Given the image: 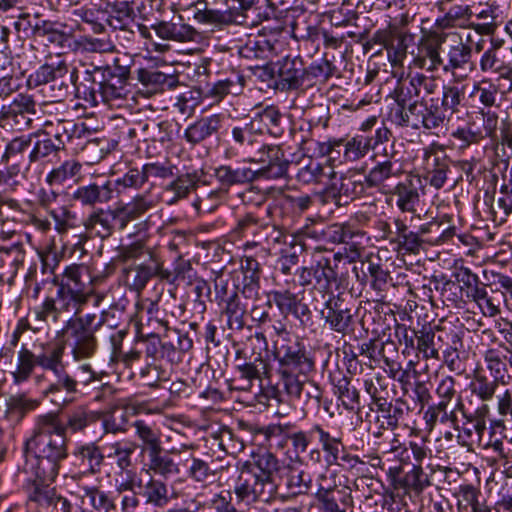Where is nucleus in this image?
I'll return each mask as SVG.
<instances>
[{"label": "nucleus", "mask_w": 512, "mask_h": 512, "mask_svg": "<svg viewBox=\"0 0 512 512\" xmlns=\"http://www.w3.org/2000/svg\"><path fill=\"white\" fill-rule=\"evenodd\" d=\"M81 74L74 68L70 79L75 86L76 96L90 107L104 103L109 107H120L130 94V68L120 64L118 57L112 64H102L100 61L80 63Z\"/></svg>", "instance_id": "nucleus-1"}, {"label": "nucleus", "mask_w": 512, "mask_h": 512, "mask_svg": "<svg viewBox=\"0 0 512 512\" xmlns=\"http://www.w3.org/2000/svg\"><path fill=\"white\" fill-rule=\"evenodd\" d=\"M86 305H81L77 312L72 311H46L35 316L36 321L47 324H57L63 315L68 318L61 329L56 331L55 339L59 345L70 349V355L75 362H82L92 358L98 349L95 323L98 318L95 313L82 314Z\"/></svg>", "instance_id": "nucleus-2"}, {"label": "nucleus", "mask_w": 512, "mask_h": 512, "mask_svg": "<svg viewBox=\"0 0 512 512\" xmlns=\"http://www.w3.org/2000/svg\"><path fill=\"white\" fill-rule=\"evenodd\" d=\"M91 267L85 264L67 266L61 276H54L52 283L56 287L53 296H47L43 302L34 308L37 315L46 311L79 310L81 305H87L94 295L91 287Z\"/></svg>", "instance_id": "nucleus-3"}, {"label": "nucleus", "mask_w": 512, "mask_h": 512, "mask_svg": "<svg viewBox=\"0 0 512 512\" xmlns=\"http://www.w3.org/2000/svg\"><path fill=\"white\" fill-rule=\"evenodd\" d=\"M389 96L396 103L388 114L392 124L406 130H425L429 99H419L420 93L415 74L400 78Z\"/></svg>", "instance_id": "nucleus-4"}, {"label": "nucleus", "mask_w": 512, "mask_h": 512, "mask_svg": "<svg viewBox=\"0 0 512 512\" xmlns=\"http://www.w3.org/2000/svg\"><path fill=\"white\" fill-rule=\"evenodd\" d=\"M259 435H262L266 441L261 446H268V448H284L291 444L294 448L321 445L322 448L327 449L343 445L340 434H331L320 425L313 426L307 432L297 433H290L279 425H271L260 431Z\"/></svg>", "instance_id": "nucleus-5"}, {"label": "nucleus", "mask_w": 512, "mask_h": 512, "mask_svg": "<svg viewBox=\"0 0 512 512\" xmlns=\"http://www.w3.org/2000/svg\"><path fill=\"white\" fill-rule=\"evenodd\" d=\"M499 116L491 110H479L469 115L450 134L453 144L459 151H465L473 145H479L487 138L496 136Z\"/></svg>", "instance_id": "nucleus-6"}, {"label": "nucleus", "mask_w": 512, "mask_h": 512, "mask_svg": "<svg viewBox=\"0 0 512 512\" xmlns=\"http://www.w3.org/2000/svg\"><path fill=\"white\" fill-rule=\"evenodd\" d=\"M65 347L59 345L53 360L46 363V371L52 372L54 380L42 391V395L59 410L64 409L74 401V395L79 392L78 381L68 373L63 361Z\"/></svg>", "instance_id": "nucleus-7"}, {"label": "nucleus", "mask_w": 512, "mask_h": 512, "mask_svg": "<svg viewBox=\"0 0 512 512\" xmlns=\"http://www.w3.org/2000/svg\"><path fill=\"white\" fill-rule=\"evenodd\" d=\"M463 100V89L452 84L443 85L441 99L438 97L429 98L425 130L432 131L442 127L447 120L446 112L451 115L458 113Z\"/></svg>", "instance_id": "nucleus-8"}, {"label": "nucleus", "mask_w": 512, "mask_h": 512, "mask_svg": "<svg viewBox=\"0 0 512 512\" xmlns=\"http://www.w3.org/2000/svg\"><path fill=\"white\" fill-rule=\"evenodd\" d=\"M233 492L238 504L250 505L257 501H268L275 492L273 481L260 477L257 471L242 467L235 480Z\"/></svg>", "instance_id": "nucleus-9"}, {"label": "nucleus", "mask_w": 512, "mask_h": 512, "mask_svg": "<svg viewBox=\"0 0 512 512\" xmlns=\"http://www.w3.org/2000/svg\"><path fill=\"white\" fill-rule=\"evenodd\" d=\"M23 469L35 476L37 482L53 481L59 463L67 457L66 450H22Z\"/></svg>", "instance_id": "nucleus-10"}, {"label": "nucleus", "mask_w": 512, "mask_h": 512, "mask_svg": "<svg viewBox=\"0 0 512 512\" xmlns=\"http://www.w3.org/2000/svg\"><path fill=\"white\" fill-rule=\"evenodd\" d=\"M153 277H158L168 283L176 281V276L164 268L162 259L154 251L148 252V261L126 269V284L130 290L138 294L145 289Z\"/></svg>", "instance_id": "nucleus-11"}, {"label": "nucleus", "mask_w": 512, "mask_h": 512, "mask_svg": "<svg viewBox=\"0 0 512 512\" xmlns=\"http://www.w3.org/2000/svg\"><path fill=\"white\" fill-rule=\"evenodd\" d=\"M36 114L37 103L34 96L19 93L11 102L1 107L0 121L17 131H26L32 128Z\"/></svg>", "instance_id": "nucleus-12"}, {"label": "nucleus", "mask_w": 512, "mask_h": 512, "mask_svg": "<svg viewBox=\"0 0 512 512\" xmlns=\"http://www.w3.org/2000/svg\"><path fill=\"white\" fill-rule=\"evenodd\" d=\"M449 35L446 32L430 31L422 36L417 53L413 56V66L429 73H434L440 68L443 70L444 58L441 56V49Z\"/></svg>", "instance_id": "nucleus-13"}, {"label": "nucleus", "mask_w": 512, "mask_h": 512, "mask_svg": "<svg viewBox=\"0 0 512 512\" xmlns=\"http://www.w3.org/2000/svg\"><path fill=\"white\" fill-rule=\"evenodd\" d=\"M68 441L63 436L62 423L58 413L49 412L39 415L33 435L27 439L26 448L30 446L43 448H66Z\"/></svg>", "instance_id": "nucleus-14"}, {"label": "nucleus", "mask_w": 512, "mask_h": 512, "mask_svg": "<svg viewBox=\"0 0 512 512\" xmlns=\"http://www.w3.org/2000/svg\"><path fill=\"white\" fill-rule=\"evenodd\" d=\"M84 234L79 235L78 244L86 242L90 238H109L118 229L124 230L117 208H99L88 214L83 220Z\"/></svg>", "instance_id": "nucleus-15"}, {"label": "nucleus", "mask_w": 512, "mask_h": 512, "mask_svg": "<svg viewBox=\"0 0 512 512\" xmlns=\"http://www.w3.org/2000/svg\"><path fill=\"white\" fill-rule=\"evenodd\" d=\"M423 163L426 179L435 189H441L447 182L451 158L446 153L445 145L433 141L423 148Z\"/></svg>", "instance_id": "nucleus-16"}, {"label": "nucleus", "mask_w": 512, "mask_h": 512, "mask_svg": "<svg viewBox=\"0 0 512 512\" xmlns=\"http://www.w3.org/2000/svg\"><path fill=\"white\" fill-rule=\"evenodd\" d=\"M40 348L41 351L35 354L25 344L21 346L17 355L16 369L12 372L15 383L19 384L27 381L36 366L46 371V363H50L53 360L59 349V343H42Z\"/></svg>", "instance_id": "nucleus-17"}, {"label": "nucleus", "mask_w": 512, "mask_h": 512, "mask_svg": "<svg viewBox=\"0 0 512 512\" xmlns=\"http://www.w3.org/2000/svg\"><path fill=\"white\" fill-rule=\"evenodd\" d=\"M449 37L455 38L453 43L449 44L444 51L445 59L443 72L451 74L456 82L462 81L467 77V74H459L461 71L469 70L471 72L474 69L472 62L473 50L472 47L467 43L463 42V39L458 33H449Z\"/></svg>", "instance_id": "nucleus-18"}, {"label": "nucleus", "mask_w": 512, "mask_h": 512, "mask_svg": "<svg viewBox=\"0 0 512 512\" xmlns=\"http://www.w3.org/2000/svg\"><path fill=\"white\" fill-rule=\"evenodd\" d=\"M278 371H288L308 376L315 369L311 353L298 341L282 345L276 353Z\"/></svg>", "instance_id": "nucleus-19"}, {"label": "nucleus", "mask_w": 512, "mask_h": 512, "mask_svg": "<svg viewBox=\"0 0 512 512\" xmlns=\"http://www.w3.org/2000/svg\"><path fill=\"white\" fill-rule=\"evenodd\" d=\"M244 162L260 164L258 177L266 175L269 178H281L287 174L290 166L283 150L278 145L263 144L251 158H244Z\"/></svg>", "instance_id": "nucleus-20"}, {"label": "nucleus", "mask_w": 512, "mask_h": 512, "mask_svg": "<svg viewBox=\"0 0 512 512\" xmlns=\"http://www.w3.org/2000/svg\"><path fill=\"white\" fill-rule=\"evenodd\" d=\"M375 43L383 45L387 50L388 59L393 67L402 65L407 55L409 41L413 35L399 30L396 25L377 30L373 37Z\"/></svg>", "instance_id": "nucleus-21"}, {"label": "nucleus", "mask_w": 512, "mask_h": 512, "mask_svg": "<svg viewBox=\"0 0 512 512\" xmlns=\"http://www.w3.org/2000/svg\"><path fill=\"white\" fill-rule=\"evenodd\" d=\"M265 71L266 74L277 75L276 85L282 90H297L306 87L305 65L300 57H286Z\"/></svg>", "instance_id": "nucleus-22"}, {"label": "nucleus", "mask_w": 512, "mask_h": 512, "mask_svg": "<svg viewBox=\"0 0 512 512\" xmlns=\"http://www.w3.org/2000/svg\"><path fill=\"white\" fill-rule=\"evenodd\" d=\"M322 318L329 328L337 333L345 335L352 326L353 314L341 294L329 293L321 310Z\"/></svg>", "instance_id": "nucleus-23"}, {"label": "nucleus", "mask_w": 512, "mask_h": 512, "mask_svg": "<svg viewBox=\"0 0 512 512\" xmlns=\"http://www.w3.org/2000/svg\"><path fill=\"white\" fill-rule=\"evenodd\" d=\"M412 453L417 463H420L426 455L425 450H412ZM402 471L403 469L401 466H393L389 468V475L393 477V487L402 489L404 493L414 491L419 494L430 484L419 464H413L412 470L407 472L404 477H400Z\"/></svg>", "instance_id": "nucleus-24"}, {"label": "nucleus", "mask_w": 512, "mask_h": 512, "mask_svg": "<svg viewBox=\"0 0 512 512\" xmlns=\"http://www.w3.org/2000/svg\"><path fill=\"white\" fill-rule=\"evenodd\" d=\"M49 126H53V122L45 121L41 129L29 133V135H32V141L27 155L28 164L25 170H28L35 163L52 162L53 158H57L61 152L52 142Z\"/></svg>", "instance_id": "nucleus-25"}, {"label": "nucleus", "mask_w": 512, "mask_h": 512, "mask_svg": "<svg viewBox=\"0 0 512 512\" xmlns=\"http://www.w3.org/2000/svg\"><path fill=\"white\" fill-rule=\"evenodd\" d=\"M444 14L435 21V26L446 30L451 28L472 30V6L467 4H451V0H441L437 3Z\"/></svg>", "instance_id": "nucleus-26"}, {"label": "nucleus", "mask_w": 512, "mask_h": 512, "mask_svg": "<svg viewBox=\"0 0 512 512\" xmlns=\"http://www.w3.org/2000/svg\"><path fill=\"white\" fill-rule=\"evenodd\" d=\"M187 11L197 22L219 28L241 22L240 16L232 11L213 9L210 0H196L187 8Z\"/></svg>", "instance_id": "nucleus-27"}, {"label": "nucleus", "mask_w": 512, "mask_h": 512, "mask_svg": "<svg viewBox=\"0 0 512 512\" xmlns=\"http://www.w3.org/2000/svg\"><path fill=\"white\" fill-rule=\"evenodd\" d=\"M32 135L21 134L9 140L5 138L3 151L0 154V166H11L16 171L21 173L25 163V156L28 155Z\"/></svg>", "instance_id": "nucleus-28"}, {"label": "nucleus", "mask_w": 512, "mask_h": 512, "mask_svg": "<svg viewBox=\"0 0 512 512\" xmlns=\"http://www.w3.org/2000/svg\"><path fill=\"white\" fill-rule=\"evenodd\" d=\"M213 176L220 188L227 191L232 186L255 181L258 179V171L244 164H223L214 168Z\"/></svg>", "instance_id": "nucleus-29"}, {"label": "nucleus", "mask_w": 512, "mask_h": 512, "mask_svg": "<svg viewBox=\"0 0 512 512\" xmlns=\"http://www.w3.org/2000/svg\"><path fill=\"white\" fill-rule=\"evenodd\" d=\"M387 203L395 204L402 213H415L420 195L412 179L399 181L394 187L384 190Z\"/></svg>", "instance_id": "nucleus-30"}, {"label": "nucleus", "mask_w": 512, "mask_h": 512, "mask_svg": "<svg viewBox=\"0 0 512 512\" xmlns=\"http://www.w3.org/2000/svg\"><path fill=\"white\" fill-rule=\"evenodd\" d=\"M226 120L227 117L221 113L201 117L185 129L184 138L192 145L199 144L218 133Z\"/></svg>", "instance_id": "nucleus-31"}, {"label": "nucleus", "mask_w": 512, "mask_h": 512, "mask_svg": "<svg viewBox=\"0 0 512 512\" xmlns=\"http://www.w3.org/2000/svg\"><path fill=\"white\" fill-rule=\"evenodd\" d=\"M245 78L238 73H231L226 78L210 82L206 85L204 98L211 100L212 104H219L227 96H238L243 93Z\"/></svg>", "instance_id": "nucleus-32"}, {"label": "nucleus", "mask_w": 512, "mask_h": 512, "mask_svg": "<svg viewBox=\"0 0 512 512\" xmlns=\"http://www.w3.org/2000/svg\"><path fill=\"white\" fill-rule=\"evenodd\" d=\"M200 179L201 174L196 170L178 175L163 187L165 202L168 205H175L179 201L187 199L198 188Z\"/></svg>", "instance_id": "nucleus-33"}, {"label": "nucleus", "mask_w": 512, "mask_h": 512, "mask_svg": "<svg viewBox=\"0 0 512 512\" xmlns=\"http://www.w3.org/2000/svg\"><path fill=\"white\" fill-rule=\"evenodd\" d=\"M374 166L364 176L368 188H379L384 190L391 188L387 182L392 179H398L403 174L401 161H374Z\"/></svg>", "instance_id": "nucleus-34"}, {"label": "nucleus", "mask_w": 512, "mask_h": 512, "mask_svg": "<svg viewBox=\"0 0 512 512\" xmlns=\"http://www.w3.org/2000/svg\"><path fill=\"white\" fill-rule=\"evenodd\" d=\"M364 233L356 230L352 227V225L347 223H335L332 225L325 226V242L340 244L344 243L350 245V254L348 257L350 261H354L357 258L361 257L362 248L357 246L355 242H353L354 238H362Z\"/></svg>", "instance_id": "nucleus-35"}, {"label": "nucleus", "mask_w": 512, "mask_h": 512, "mask_svg": "<svg viewBox=\"0 0 512 512\" xmlns=\"http://www.w3.org/2000/svg\"><path fill=\"white\" fill-rule=\"evenodd\" d=\"M114 197L112 181H105L103 184L90 183L79 186L72 194V198L83 206L93 207L106 204Z\"/></svg>", "instance_id": "nucleus-36"}, {"label": "nucleus", "mask_w": 512, "mask_h": 512, "mask_svg": "<svg viewBox=\"0 0 512 512\" xmlns=\"http://www.w3.org/2000/svg\"><path fill=\"white\" fill-rule=\"evenodd\" d=\"M458 413L467 417L463 400L458 399L453 407L443 406L442 404H432L428 406L424 413L426 427L429 430H433L437 424L455 427L458 424Z\"/></svg>", "instance_id": "nucleus-37"}, {"label": "nucleus", "mask_w": 512, "mask_h": 512, "mask_svg": "<svg viewBox=\"0 0 512 512\" xmlns=\"http://www.w3.org/2000/svg\"><path fill=\"white\" fill-rule=\"evenodd\" d=\"M282 114L275 106H267L263 110L256 112L250 118L249 125L253 127L259 138L264 134L273 137H279L283 134Z\"/></svg>", "instance_id": "nucleus-38"}, {"label": "nucleus", "mask_w": 512, "mask_h": 512, "mask_svg": "<svg viewBox=\"0 0 512 512\" xmlns=\"http://www.w3.org/2000/svg\"><path fill=\"white\" fill-rule=\"evenodd\" d=\"M82 168L83 165L79 161L67 159L47 173L45 182L50 187L77 184L82 179Z\"/></svg>", "instance_id": "nucleus-39"}, {"label": "nucleus", "mask_w": 512, "mask_h": 512, "mask_svg": "<svg viewBox=\"0 0 512 512\" xmlns=\"http://www.w3.org/2000/svg\"><path fill=\"white\" fill-rule=\"evenodd\" d=\"M342 258L341 253H335L333 258L319 254L314 256L311 265L312 275L316 285L322 291H328L333 282L337 280L336 264L333 266L332 262L340 261Z\"/></svg>", "instance_id": "nucleus-40"}, {"label": "nucleus", "mask_w": 512, "mask_h": 512, "mask_svg": "<svg viewBox=\"0 0 512 512\" xmlns=\"http://www.w3.org/2000/svg\"><path fill=\"white\" fill-rule=\"evenodd\" d=\"M231 139L234 145L245 155L244 158H251V155H254L263 145L248 121L231 126Z\"/></svg>", "instance_id": "nucleus-41"}, {"label": "nucleus", "mask_w": 512, "mask_h": 512, "mask_svg": "<svg viewBox=\"0 0 512 512\" xmlns=\"http://www.w3.org/2000/svg\"><path fill=\"white\" fill-rule=\"evenodd\" d=\"M148 479H139L137 488L139 494L145 498L146 504L154 507L163 508L166 506L172 496L169 494L167 484L160 479L151 477L147 472Z\"/></svg>", "instance_id": "nucleus-42"}, {"label": "nucleus", "mask_w": 512, "mask_h": 512, "mask_svg": "<svg viewBox=\"0 0 512 512\" xmlns=\"http://www.w3.org/2000/svg\"><path fill=\"white\" fill-rule=\"evenodd\" d=\"M66 27L67 25L62 22L39 20L31 29L34 38H44L48 43L64 48L71 37V34L64 30Z\"/></svg>", "instance_id": "nucleus-43"}, {"label": "nucleus", "mask_w": 512, "mask_h": 512, "mask_svg": "<svg viewBox=\"0 0 512 512\" xmlns=\"http://www.w3.org/2000/svg\"><path fill=\"white\" fill-rule=\"evenodd\" d=\"M152 29L161 39L178 42L191 41L197 33L192 26L182 22L181 16L178 17V22L161 21L152 25Z\"/></svg>", "instance_id": "nucleus-44"}, {"label": "nucleus", "mask_w": 512, "mask_h": 512, "mask_svg": "<svg viewBox=\"0 0 512 512\" xmlns=\"http://www.w3.org/2000/svg\"><path fill=\"white\" fill-rule=\"evenodd\" d=\"M137 78L151 92H162L166 89H173L178 85V77L176 75L166 74L154 68L138 69Z\"/></svg>", "instance_id": "nucleus-45"}, {"label": "nucleus", "mask_w": 512, "mask_h": 512, "mask_svg": "<svg viewBox=\"0 0 512 512\" xmlns=\"http://www.w3.org/2000/svg\"><path fill=\"white\" fill-rule=\"evenodd\" d=\"M155 207V201L149 194H138L124 205L116 207L121 218L124 229L128 224Z\"/></svg>", "instance_id": "nucleus-46"}, {"label": "nucleus", "mask_w": 512, "mask_h": 512, "mask_svg": "<svg viewBox=\"0 0 512 512\" xmlns=\"http://www.w3.org/2000/svg\"><path fill=\"white\" fill-rule=\"evenodd\" d=\"M243 467L257 471L260 477L266 476L267 481H272V475L279 469V462L270 450H252L251 459Z\"/></svg>", "instance_id": "nucleus-47"}, {"label": "nucleus", "mask_w": 512, "mask_h": 512, "mask_svg": "<svg viewBox=\"0 0 512 512\" xmlns=\"http://www.w3.org/2000/svg\"><path fill=\"white\" fill-rule=\"evenodd\" d=\"M497 8L485 4L481 9L472 6V30L481 36H492L497 30Z\"/></svg>", "instance_id": "nucleus-48"}, {"label": "nucleus", "mask_w": 512, "mask_h": 512, "mask_svg": "<svg viewBox=\"0 0 512 512\" xmlns=\"http://www.w3.org/2000/svg\"><path fill=\"white\" fill-rule=\"evenodd\" d=\"M40 404V400L29 398L25 394L12 395L6 403V418L17 424L27 413L36 410Z\"/></svg>", "instance_id": "nucleus-49"}, {"label": "nucleus", "mask_w": 512, "mask_h": 512, "mask_svg": "<svg viewBox=\"0 0 512 512\" xmlns=\"http://www.w3.org/2000/svg\"><path fill=\"white\" fill-rule=\"evenodd\" d=\"M333 384L334 394L345 410L350 412L360 409V393L351 385L349 377L341 375L338 379H333Z\"/></svg>", "instance_id": "nucleus-50"}, {"label": "nucleus", "mask_w": 512, "mask_h": 512, "mask_svg": "<svg viewBox=\"0 0 512 512\" xmlns=\"http://www.w3.org/2000/svg\"><path fill=\"white\" fill-rule=\"evenodd\" d=\"M68 73V65L65 61H59L57 64H43L27 80L29 87L48 85L55 78H63Z\"/></svg>", "instance_id": "nucleus-51"}, {"label": "nucleus", "mask_w": 512, "mask_h": 512, "mask_svg": "<svg viewBox=\"0 0 512 512\" xmlns=\"http://www.w3.org/2000/svg\"><path fill=\"white\" fill-rule=\"evenodd\" d=\"M221 314L226 317L228 329L241 331L245 327L246 306L236 296L218 305Z\"/></svg>", "instance_id": "nucleus-52"}, {"label": "nucleus", "mask_w": 512, "mask_h": 512, "mask_svg": "<svg viewBox=\"0 0 512 512\" xmlns=\"http://www.w3.org/2000/svg\"><path fill=\"white\" fill-rule=\"evenodd\" d=\"M66 423L62 424L63 436L67 439V434L77 433L84 430L90 423L97 420V413L87 409L84 406H78L66 415Z\"/></svg>", "instance_id": "nucleus-53"}, {"label": "nucleus", "mask_w": 512, "mask_h": 512, "mask_svg": "<svg viewBox=\"0 0 512 512\" xmlns=\"http://www.w3.org/2000/svg\"><path fill=\"white\" fill-rule=\"evenodd\" d=\"M364 389L371 397V410L376 407L377 412H381L390 402V395L385 379L378 375L375 379H366L364 381Z\"/></svg>", "instance_id": "nucleus-54"}, {"label": "nucleus", "mask_w": 512, "mask_h": 512, "mask_svg": "<svg viewBox=\"0 0 512 512\" xmlns=\"http://www.w3.org/2000/svg\"><path fill=\"white\" fill-rule=\"evenodd\" d=\"M499 87L491 79L484 78L475 82L470 93V97H477L478 102L482 105L479 110H490L497 106Z\"/></svg>", "instance_id": "nucleus-55"}, {"label": "nucleus", "mask_w": 512, "mask_h": 512, "mask_svg": "<svg viewBox=\"0 0 512 512\" xmlns=\"http://www.w3.org/2000/svg\"><path fill=\"white\" fill-rule=\"evenodd\" d=\"M501 381L495 378H489L483 373H476L469 384L472 395L479 398L482 402L492 401Z\"/></svg>", "instance_id": "nucleus-56"}, {"label": "nucleus", "mask_w": 512, "mask_h": 512, "mask_svg": "<svg viewBox=\"0 0 512 512\" xmlns=\"http://www.w3.org/2000/svg\"><path fill=\"white\" fill-rule=\"evenodd\" d=\"M335 65L328 59L313 62L305 67L306 87H311L317 82H327L336 72Z\"/></svg>", "instance_id": "nucleus-57"}, {"label": "nucleus", "mask_w": 512, "mask_h": 512, "mask_svg": "<svg viewBox=\"0 0 512 512\" xmlns=\"http://www.w3.org/2000/svg\"><path fill=\"white\" fill-rule=\"evenodd\" d=\"M436 334L431 328L423 327L418 331L415 349L422 354L424 359H438L439 350L442 345H438L435 341Z\"/></svg>", "instance_id": "nucleus-58"}, {"label": "nucleus", "mask_w": 512, "mask_h": 512, "mask_svg": "<svg viewBox=\"0 0 512 512\" xmlns=\"http://www.w3.org/2000/svg\"><path fill=\"white\" fill-rule=\"evenodd\" d=\"M125 311V305L122 303L111 304L107 309L100 313V316L95 323V330L108 328L110 331L123 329L122 321Z\"/></svg>", "instance_id": "nucleus-59"}, {"label": "nucleus", "mask_w": 512, "mask_h": 512, "mask_svg": "<svg viewBox=\"0 0 512 512\" xmlns=\"http://www.w3.org/2000/svg\"><path fill=\"white\" fill-rule=\"evenodd\" d=\"M57 493L55 488L50 487L46 482L34 481L29 493V500L35 502L46 512H51Z\"/></svg>", "instance_id": "nucleus-60"}, {"label": "nucleus", "mask_w": 512, "mask_h": 512, "mask_svg": "<svg viewBox=\"0 0 512 512\" xmlns=\"http://www.w3.org/2000/svg\"><path fill=\"white\" fill-rule=\"evenodd\" d=\"M324 176L326 173L323 164L310 157L303 159V165L296 173L297 180L303 184L319 183Z\"/></svg>", "instance_id": "nucleus-61"}, {"label": "nucleus", "mask_w": 512, "mask_h": 512, "mask_svg": "<svg viewBox=\"0 0 512 512\" xmlns=\"http://www.w3.org/2000/svg\"><path fill=\"white\" fill-rule=\"evenodd\" d=\"M480 70L483 73H496L501 76L505 75L510 71V66L500 59L498 50L495 47H491L484 51L479 61Z\"/></svg>", "instance_id": "nucleus-62"}, {"label": "nucleus", "mask_w": 512, "mask_h": 512, "mask_svg": "<svg viewBox=\"0 0 512 512\" xmlns=\"http://www.w3.org/2000/svg\"><path fill=\"white\" fill-rule=\"evenodd\" d=\"M77 128L78 125L71 120H57L55 124L53 123V126H49L52 142H54L60 151H64L66 143L72 139Z\"/></svg>", "instance_id": "nucleus-63"}, {"label": "nucleus", "mask_w": 512, "mask_h": 512, "mask_svg": "<svg viewBox=\"0 0 512 512\" xmlns=\"http://www.w3.org/2000/svg\"><path fill=\"white\" fill-rule=\"evenodd\" d=\"M47 213L53 219L54 230L59 235L66 234L70 229L75 227L76 214L67 206L63 205L58 208H51Z\"/></svg>", "instance_id": "nucleus-64"}]
</instances>
